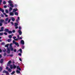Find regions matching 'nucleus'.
I'll return each instance as SVG.
<instances>
[{
  "label": "nucleus",
  "mask_w": 75,
  "mask_h": 75,
  "mask_svg": "<svg viewBox=\"0 0 75 75\" xmlns=\"http://www.w3.org/2000/svg\"><path fill=\"white\" fill-rule=\"evenodd\" d=\"M10 68L11 69H13V65H10Z\"/></svg>",
  "instance_id": "6ab92c4d"
},
{
  "label": "nucleus",
  "mask_w": 75,
  "mask_h": 75,
  "mask_svg": "<svg viewBox=\"0 0 75 75\" xmlns=\"http://www.w3.org/2000/svg\"><path fill=\"white\" fill-rule=\"evenodd\" d=\"M7 54H10V49L9 48L7 49Z\"/></svg>",
  "instance_id": "9d476101"
},
{
  "label": "nucleus",
  "mask_w": 75,
  "mask_h": 75,
  "mask_svg": "<svg viewBox=\"0 0 75 75\" xmlns=\"http://www.w3.org/2000/svg\"><path fill=\"white\" fill-rule=\"evenodd\" d=\"M15 74V71H14L12 72V73H11V75H13V74Z\"/></svg>",
  "instance_id": "a878e982"
},
{
  "label": "nucleus",
  "mask_w": 75,
  "mask_h": 75,
  "mask_svg": "<svg viewBox=\"0 0 75 75\" xmlns=\"http://www.w3.org/2000/svg\"><path fill=\"white\" fill-rule=\"evenodd\" d=\"M3 4H6V1H4L3 2Z\"/></svg>",
  "instance_id": "473e14b6"
},
{
  "label": "nucleus",
  "mask_w": 75,
  "mask_h": 75,
  "mask_svg": "<svg viewBox=\"0 0 75 75\" xmlns=\"http://www.w3.org/2000/svg\"><path fill=\"white\" fill-rule=\"evenodd\" d=\"M4 8H7V6H6V5L4 6Z\"/></svg>",
  "instance_id": "c03bdc74"
},
{
  "label": "nucleus",
  "mask_w": 75,
  "mask_h": 75,
  "mask_svg": "<svg viewBox=\"0 0 75 75\" xmlns=\"http://www.w3.org/2000/svg\"><path fill=\"white\" fill-rule=\"evenodd\" d=\"M1 17H4V15H3L2 14H1Z\"/></svg>",
  "instance_id": "72a5a7b5"
},
{
  "label": "nucleus",
  "mask_w": 75,
  "mask_h": 75,
  "mask_svg": "<svg viewBox=\"0 0 75 75\" xmlns=\"http://www.w3.org/2000/svg\"><path fill=\"white\" fill-rule=\"evenodd\" d=\"M16 72L17 73V74H20V72L18 70L16 71Z\"/></svg>",
  "instance_id": "b1692460"
},
{
  "label": "nucleus",
  "mask_w": 75,
  "mask_h": 75,
  "mask_svg": "<svg viewBox=\"0 0 75 75\" xmlns=\"http://www.w3.org/2000/svg\"><path fill=\"white\" fill-rule=\"evenodd\" d=\"M4 34L6 35H7V33L6 32H4Z\"/></svg>",
  "instance_id": "58836bf2"
},
{
  "label": "nucleus",
  "mask_w": 75,
  "mask_h": 75,
  "mask_svg": "<svg viewBox=\"0 0 75 75\" xmlns=\"http://www.w3.org/2000/svg\"><path fill=\"white\" fill-rule=\"evenodd\" d=\"M11 24L12 25H13V22H11Z\"/></svg>",
  "instance_id": "4d7b16f0"
},
{
  "label": "nucleus",
  "mask_w": 75,
  "mask_h": 75,
  "mask_svg": "<svg viewBox=\"0 0 75 75\" xmlns=\"http://www.w3.org/2000/svg\"><path fill=\"white\" fill-rule=\"evenodd\" d=\"M3 25V24L1 23H0V26H2Z\"/></svg>",
  "instance_id": "79ce46f5"
},
{
  "label": "nucleus",
  "mask_w": 75,
  "mask_h": 75,
  "mask_svg": "<svg viewBox=\"0 0 75 75\" xmlns=\"http://www.w3.org/2000/svg\"><path fill=\"white\" fill-rule=\"evenodd\" d=\"M13 64H14V63H15V62L14 61H13L12 62Z\"/></svg>",
  "instance_id": "e2e57ef3"
},
{
  "label": "nucleus",
  "mask_w": 75,
  "mask_h": 75,
  "mask_svg": "<svg viewBox=\"0 0 75 75\" xmlns=\"http://www.w3.org/2000/svg\"><path fill=\"white\" fill-rule=\"evenodd\" d=\"M10 48L12 51H13V47H11Z\"/></svg>",
  "instance_id": "c9c22d12"
},
{
  "label": "nucleus",
  "mask_w": 75,
  "mask_h": 75,
  "mask_svg": "<svg viewBox=\"0 0 75 75\" xmlns=\"http://www.w3.org/2000/svg\"><path fill=\"white\" fill-rule=\"evenodd\" d=\"M21 44H23V45H24V41L23 40H22L21 41Z\"/></svg>",
  "instance_id": "6e6552de"
},
{
  "label": "nucleus",
  "mask_w": 75,
  "mask_h": 75,
  "mask_svg": "<svg viewBox=\"0 0 75 75\" xmlns=\"http://www.w3.org/2000/svg\"><path fill=\"white\" fill-rule=\"evenodd\" d=\"M13 10V8L11 7H10L9 8V11L10 12L11 11V10Z\"/></svg>",
  "instance_id": "f3484780"
},
{
  "label": "nucleus",
  "mask_w": 75,
  "mask_h": 75,
  "mask_svg": "<svg viewBox=\"0 0 75 75\" xmlns=\"http://www.w3.org/2000/svg\"><path fill=\"white\" fill-rule=\"evenodd\" d=\"M11 20L13 21H15V18L13 17L11 18Z\"/></svg>",
  "instance_id": "4be33fe9"
},
{
  "label": "nucleus",
  "mask_w": 75,
  "mask_h": 75,
  "mask_svg": "<svg viewBox=\"0 0 75 75\" xmlns=\"http://www.w3.org/2000/svg\"><path fill=\"white\" fill-rule=\"evenodd\" d=\"M2 52V50H1V49H0V52Z\"/></svg>",
  "instance_id": "13d9d810"
},
{
  "label": "nucleus",
  "mask_w": 75,
  "mask_h": 75,
  "mask_svg": "<svg viewBox=\"0 0 75 75\" xmlns=\"http://www.w3.org/2000/svg\"><path fill=\"white\" fill-rule=\"evenodd\" d=\"M8 3L10 4H11L12 3L11 2V0L8 1Z\"/></svg>",
  "instance_id": "bb28decb"
},
{
  "label": "nucleus",
  "mask_w": 75,
  "mask_h": 75,
  "mask_svg": "<svg viewBox=\"0 0 75 75\" xmlns=\"http://www.w3.org/2000/svg\"><path fill=\"white\" fill-rule=\"evenodd\" d=\"M3 59H1L0 61V63L1 64H3Z\"/></svg>",
  "instance_id": "dca6fc26"
},
{
  "label": "nucleus",
  "mask_w": 75,
  "mask_h": 75,
  "mask_svg": "<svg viewBox=\"0 0 75 75\" xmlns=\"http://www.w3.org/2000/svg\"><path fill=\"white\" fill-rule=\"evenodd\" d=\"M8 37L9 38H12V36L11 35H9Z\"/></svg>",
  "instance_id": "cd10ccee"
},
{
  "label": "nucleus",
  "mask_w": 75,
  "mask_h": 75,
  "mask_svg": "<svg viewBox=\"0 0 75 75\" xmlns=\"http://www.w3.org/2000/svg\"><path fill=\"white\" fill-rule=\"evenodd\" d=\"M22 49H24V46H23L22 47Z\"/></svg>",
  "instance_id": "603ef678"
},
{
  "label": "nucleus",
  "mask_w": 75,
  "mask_h": 75,
  "mask_svg": "<svg viewBox=\"0 0 75 75\" xmlns=\"http://www.w3.org/2000/svg\"><path fill=\"white\" fill-rule=\"evenodd\" d=\"M8 34H12V33H13V31L10 30H8Z\"/></svg>",
  "instance_id": "4468645a"
},
{
  "label": "nucleus",
  "mask_w": 75,
  "mask_h": 75,
  "mask_svg": "<svg viewBox=\"0 0 75 75\" xmlns=\"http://www.w3.org/2000/svg\"><path fill=\"white\" fill-rule=\"evenodd\" d=\"M3 73H6V75H8V74H9V73H8V72L6 71V70H4L3 71Z\"/></svg>",
  "instance_id": "f03ea898"
},
{
  "label": "nucleus",
  "mask_w": 75,
  "mask_h": 75,
  "mask_svg": "<svg viewBox=\"0 0 75 75\" xmlns=\"http://www.w3.org/2000/svg\"><path fill=\"white\" fill-rule=\"evenodd\" d=\"M19 68V66H18L17 67V69H18L19 68Z\"/></svg>",
  "instance_id": "5fc2aeb1"
},
{
  "label": "nucleus",
  "mask_w": 75,
  "mask_h": 75,
  "mask_svg": "<svg viewBox=\"0 0 75 75\" xmlns=\"http://www.w3.org/2000/svg\"><path fill=\"white\" fill-rule=\"evenodd\" d=\"M1 2H2V0H0V5L1 4Z\"/></svg>",
  "instance_id": "a19ab883"
},
{
  "label": "nucleus",
  "mask_w": 75,
  "mask_h": 75,
  "mask_svg": "<svg viewBox=\"0 0 75 75\" xmlns=\"http://www.w3.org/2000/svg\"><path fill=\"white\" fill-rule=\"evenodd\" d=\"M18 28V26H16L15 27V28H16V29H17V28Z\"/></svg>",
  "instance_id": "8fccbe9b"
},
{
  "label": "nucleus",
  "mask_w": 75,
  "mask_h": 75,
  "mask_svg": "<svg viewBox=\"0 0 75 75\" xmlns=\"http://www.w3.org/2000/svg\"><path fill=\"white\" fill-rule=\"evenodd\" d=\"M16 51H17V50L16 49H14V52H16Z\"/></svg>",
  "instance_id": "a18cd8bd"
},
{
  "label": "nucleus",
  "mask_w": 75,
  "mask_h": 75,
  "mask_svg": "<svg viewBox=\"0 0 75 75\" xmlns=\"http://www.w3.org/2000/svg\"><path fill=\"white\" fill-rule=\"evenodd\" d=\"M18 32L19 33V35H21V34H22V32L21 31V30H18Z\"/></svg>",
  "instance_id": "423d86ee"
},
{
  "label": "nucleus",
  "mask_w": 75,
  "mask_h": 75,
  "mask_svg": "<svg viewBox=\"0 0 75 75\" xmlns=\"http://www.w3.org/2000/svg\"><path fill=\"white\" fill-rule=\"evenodd\" d=\"M11 39H8V42H11Z\"/></svg>",
  "instance_id": "aec40b11"
},
{
  "label": "nucleus",
  "mask_w": 75,
  "mask_h": 75,
  "mask_svg": "<svg viewBox=\"0 0 75 75\" xmlns=\"http://www.w3.org/2000/svg\"><path fill=\"white\" fill-rule=\"evenodd\" d=\"M2 10V8H0V11H1V10Z\"/></svg>",
  "instance_id": "0e129e2a"
},
{
  "label": "nucleus",
  "mask_w": 75,
  "mask_h": 75,
  "mask_svg": "<svg viewBox=\"0 0 75 75\" xmlns=\"http://www.w3.org/2000/svg\"><path fill=\"white\" fill-rule=\"evenodd\" d=\"M13 69H15V68H16V66H15V65H14V64H13Z\"/></svg>",
  "instance_id": "2eb2a0df"
},
{
  "label": "nucleus",
  "mask_w": 75,
  "mask_h": 75,
  "mask_svg": "<svg viewBox=\"0 0 75 75\" xmlns=\"http://www.w3.org/2000/svg\"><path fill=\"white\" fill-rule=\"evenodd\" d=\"M3 69V68L1 67H0V72H1V71H2V70Z\"/></svg>",
  "instance_id": "c85d7f7f"
},
{
  "label": "nucleus",
  "mask_w": 75,
  "mask_h": 75,
  "mask_svg": "<svg viewBox=\"0 0 75 75\" xmlns=\"http://www.w3.org/2000/svg\"><path fill=\"white\" fill-rule=\"evenodd\" d=\"M10 48H12V44H11L10 45Z\"/></svg>",
  "instance_id": "4c0bfd02"
},
{
  "label": "nucleus",
  "mask_w": 75,
  "mask_h": 75,
  "mask_svg": "<svg viewBox=\"0 0 75 75\" xmlns=\"http://www.w3.org/2000/svg\"><path fill=\"white\" fill-rule=\"evenodd\" d=\"M4 15H6V13H4Z\"/></svg>",
  "instance_id": "774afa93"
},
{
  "label": "nucleus",
  "mask_w": 75,
  "mask_h": 75,
  "mask_svg": "<svg viewBox=\"0 0 75 75\" xmlns=\"http://www.w3.org/2000/svg\"><path fill=\"white\" fill-rule=\"evenodd\" d=\"M13 43L15 44L16 45H17V47H19L20 46V45L18 44V43L16 42L14 40H13Z\"/></svg>",
  "instance_id": "f257e3e1"
},
{
  "label": "nucleus",
  "mask_w": 75,
  "mask_h": 75,
  "mask_svg": "<svg viewBox=\"0 0 75 75\" xmlns=\"http://www.w3.org/2000/svg\"><path fill=\"white\" fill-rule=\"evenodd\" d=\"M6 69H8V67H6Z\"/></svg>",
  "instance_id": "6e6d98bb"
},
{
  "label": "nucleus",
  "mask_w": 75,
  "mask_h": 75,
  "mask_svg": "<svg viewBox=\"0 0 75 75\" xmlns=\"http://www.w3.org/2000/svg\"><path fill=\"white\" fill-rule=\"evenodd\" d=\"M17 37H18V38H19V35H17Z\"/></svg>",
  "instance_id": "338daca9"
},
{
  "label": "nucleus",
  "mask_w": 75,
  "mask_h": 75,
  "mask_svg": "<svg viewBox=\"0 0 75 75\" xmlns=\"http://www.w3.org/2000/svg\"><path fill=\"white\" fill-rule=\"evenodd\" d=\"M0 22L1 23V24H3L4 22V20H3V19H1L0 21Z\"/></svg>",
  "instance_id": "1a4fd4ad"
},
{
  "label": "nucleus",
  "mask_w": 75,
  "mask_h": 75,
  "mask_svg": "<svg viewBox=\"0 0 75 75\" xmlns=\"http://www.w3.org/2000/svg\"><path fill=\"white\" fill-rule=\"evenodd\" d=\"M1 30L0 29V32H2L4 31V27H2L1 28Z\"/></svg>",
  "instance_id": "39448f33"
},
{
  "label": "nucleus",
  "mask_w": 75,
  "mask_h": 75,
  "mask_svg": "<svg viewBox=\"0 0 75 75\" xmlns=\"http://www.w3.org/2000/svg\"><path fill=\"white\" fill-rule=\"evenodd\" d=\"M18 10L17 9L14 8V9H13V12H16V11H17Z\"/></svg>",
  "instance_id": "ddd939ff"
},
{
  "label": "nucleus",
  "mask_w": 75,
  "mask_h": 75,
  "mask_svg": "<svg viewBox=\"0 0 75 75\" xmlns=\"http://www.w3.org/2000/svg\"><path fill=\"white\" fill-rule=\"evenodd\" d=\"M1 57H2V56L0 54V58H1Z\"/></svg>",
  "instance_id": "bf43d9fd"
},
{
  "label": "nucleus",
  "mask_w": 75,
  "mask_h": 75,
  "mask_svg": "<svg viewBox=\"0 0 75 75\" xmlns=\"http://www.w3.org/2000/svg\"><path fill=\"white\" fill-rule=\"evenodd\" d=\"M9 30V29H5L4 30V31H5V32H6V33H8V31Z\"/></svg>",
  "instance_id": "0eeeda50"
},
{
  "label": "nucleus",
  "mask_w": 75,
  "mask_h": 75,
  "mask_svg": "<svg viewBox=\"0 0 75 75\" xmlns=\"http://www.w3.org/2000/svg\"><path fill=\"white\" fill-rule=\"evenodd\" d=\"M15 15H16V16H18V13L17 12H15Z\"/></svg>",
  "instance_id": "412c9836"
},
{
  "label": "nucleus",
  "mask_w": 75,
  "mask_h": 75,
  "mask_svg": "<svg viewBox=\"0 0 75 75\" xmlns=\"http://www.w3.org/2000/svg\"><path fill=\"white\" fill-rule=\"evenodd\" d=\"M10 21H11V20L10 19H9L8 21V23H10Z\"/></svg>",
  "instance_id": "de8ad7c7"
},
{
  "label": "nucleus",
  "mask_w": 75,
  "mask_h": 75,
  "mask_svg": "<svg viewBox=\"0 0 75 75\" xmlns=\"http://www.w3.org/2000/svg\"><path fill=\"white\" fill-rule=\"evenodd\" d=\"M6 13H8V10H6Z\"/></svg>",
  "instance_id": "e433bc0d"
},
{
  "label": "nucleus",
  "mask_w": 75,
  "mask_h": 75,
  "mask_svg": "<svg viewBox=\"0 0 75 75\" xmlns=\"http://www.w3.org/2000/svg\"><path fill=\"white\" fill-rule=\"evenodd\" d=\"M6 55L7 53H4L3 54L4 56V57H5V56H6Z\"/></svg>",
  "instance_id": "c756f323"
},
{
  "label": "nucleus",
  "mask_w": 75,
  "mask_h": 75,
  "mask_svg": "<svg viewBox=\"0 0 75 75\" xmlns=\"http://www.w3.org/2000/svg\"><path fill=\"white\" fill-rule=\"evenodd\" d=\"M19 59L20 61H21V62L22 61V60H21V58H20Z\"/></svg>",
  "instance_id": "3c124183"
},
{
  "label": "nucleus",
  "mask_w": 75,
  "mask_h": 75,
  "mask_svg": "<svg viewBox=\"0 0 75 75\" xmlns=\"http://www.w3.org/2000/svg\"><path fill=\"white\" fill-rule=\"evenodd\" d=\"M8 18H7L5 19V20L6 21H8Z\"/></svg>",
  "instance_id": "f704fd0d"
},
{
  "label": "nucleus",
  "mask_w": 75,
  "mask_h": 75,
  "mask_svg": "<svg viewBox=\"0 0 75 75\" xmlns=\"http://www.w3.org/2000/svg\"><path fill=\"white\" fill-rule=\"evenodd\" d=\"M3 34H4L3 33H0V36L3 35Z\"/></svg>",
  "instance_id": "7c9ffc66"
},
{
  "label": "nucleus",
  "mask_w": 75,
  "mask_h": 75,
  "mask_svg": "<svg viewBox=\"0 0 75 75\" xmlns=\"http://www.w3.org/2000/svg\"><path fill=\"white\" fill-rule=\"evenodd\" d=\"M12 32L13 33H14L16 32V31L15 30H13L12 31Z\"/></svg>",
  "instance_id": "49530a36"
},
{
  "label": "nucleus",
  "mask_w": 75,
  "mask_h": 75,
  "mask_svg": "<svg viewBox=\"0 0 75 75\" xmlns=\"http://www.w3.org/2000/svg\"><path fill=\"white\" fill-rule=\"evenodd\" d=\"M14 40H15L16 41H18V39L16 38V39H14Z\"/></svg>",
  "instance_id": "864d4df0"
},
{
  "label": "nucleus",
  "mask_w": 75,
  "mask_h": 75,
  "mask_svg": "<svg viewBox=\"0 0 75 75\" xmlns=\"http://www.w3.org/2000/svg\"><path fill=\"white\" fill-rule=\"evenodd\" d=\"M1 45H5V43H4V42H2Z\"/></svg>",
  "instance_id": "2f4dec72"
},
{
  "label": "nucleus",
  "mask_w": 75,
  "mask_h": 75,
  "mask_svg": "<svg viewBox=\"0 0 75 75\" xmlns=\"http://www.w3.org/2000/svg\"><path fill=\"white\" fill-rule=\"evenodd\" d=\"M13 39H14H14H15V38H16V36H14V37H13Z\"/></svg>",
  "instance_id": "37998d69"
},
{
  "label": "nucleus",
  "mask_w": 75,
  "mask_h": 75,
  "mask_svg": "<svg viewBox=\"0 0 75 75\" xmlns=\"http://www.w3.org/2000/svg\"><path fill=\"white\" fill-rule=\"evenodd\" d=\"M17 25H18V23H17L16 22L15 23V26H17Z\"/></svg>",
  "instance_id": "5701e85b"
},
{
  "label": "nucleus",
  "mask_w": 75,
  "mask_h": 75,
  "mask_svg": "<svg viewBox=\"0 0 75 75\" xmlns=\"http://www.w3.org/2000/svg\"><path fill=\"white\" fill-rule=\"evenodd\" d=\"M18 20H20V17H18Z\"/></svg>",
  "instance_id": "052dcab7"
},
{
  "label": "nucleus",
  "mask_w": 75,
  "mask_h": 75,
  "mask_svg": "<svg viewBox=\"0 0 75 75\" xmlns=\"http://www.w3.org/2000/svg\"><path fill=\"white\" fill-rule=\"evenodd\" d=\"M9 46V44H6V45H5V47L8 48V47Z\"/></svg>",
  "instance_id": "a211bd4d"
},
{
  "label": "nucleus",
  "mask_w": 75,
  "mask_h": 75,
  "mask_svg": "<svg viewBox=\"0 0 75 75\" xmlns=\"http://www.w3.org/2000/svg\"><path fill=\"white\" fill-rule=\"evenodd\" d=\"M8 71H9V72H11V70L10 68H9L8 69Z\"/></svg>",
  "instance_id": "393cba45"
},
{
  "label": "nucleus",
  "mask_w": 75,
  "mask_h": 75,
  "mask_svg": "<svg viewBox=\"0 0 75 75\" xmlns=\"http://www.w3.org/2000/svg\"><path fill=\"white\" fill-rule=\"evenodd\" d=\"M1 11H2V13H4V11L3 9H2V10H1Z\"/></svg>",
  "instance_id": "ea45409f"
},
{
  "label": "nucleus",
  "mask_w": 75,
  "mask_h": 75,
  "mask_svg": "<svg viewBox=\"0 0 75 75\" xmlns=\"http://www.w3.org/2000/svg\"><path fill=\"white\" fill-rule=\"evenodd\" d=\"M19 30H21V26H19Z\"/></svg>",
  "instance_id": "09e8293b"
},
{
  "label": "nucleus",
  "mask_w": 75,
  "mask_h": 75,
  "mask_svg": "<svg viewBox=\"0 0 75 75\" xmlns=\"http://www.w3.org/2000/svg\"><path fill=\"white\" fill-rule=\"evenodd\" d=\"M11 63V60H10L7 63V66H9Z\"/></svg>",
  "instance_id": "20e7f679"
},
{
  "label": "nucleus",
  "mask_w": 75,
  "mask_h": 75,
  "mask_svg": "<svg viewBox=\"0 0 75 75\" xmlns=\"http://www.w3.org/2000/svg\"><path fill=\"white\" fill-rule=\"evenodd\" d=\"M19 51L20 52V53H19L18 54V55H20V56H21V53H22V49H20Z\"/></svg>",
  "instance_id": "7ed1b4c3"
},
{
  "label": "nucleus",
  "mask_w": 75,
  "mask_h": 75,
  "mask_svg": "<svg viewBox=\"0 0 75 75\" xmlns=\"http://www.w3.org/2000/svg\"><path fill=\"white\" fill-rule=\"evenodd\" d=\"M5 16L6 17H8V15H5Z\"/></svg>",
  "instance_id": "69168bd1"
},
{
  "label": "nucleus",
  "mask_w": 75,
  "mask_h": 75,
  "mask_svg": "<svg viewBox=\"0 0 75 75\" xmlns=\"http://www.w3.org/2000/svg\"><path fill=\"white\" fill-rule=\"evenodd\" d=\"M19 39H20V40H22V37H21Z\"/></svg>",
  "instance_id": "680f3d73"
},
{
  "label": "nucleus",
  "mask_w": 75,
  "mask_h": 75,
  "mask_svg": "<svg viewBox=\"0 0 75 75\" xmlns=\"http://www.w3.org/2000/svg\"><path fill=\"white\" fill-rule=\"evenodd\" d=\"M10 6L11 8H13L14 7V5H13V4H10Z\"/></svg>",
  "instance_id": "f8f14e48"
},
{
  "label": "nucleus",
  "mask_w": 75,
  "mask_h": 75,
  "mask_svg": "<svg viewBox=\"0 0 75 75\" xmlns=\"http://www.w3.org/2000/svg\"><path fill=\"white\" fill-rule=\"evenodd\" d=\"M9 14L10 16H14V13L13 12H10L9 13Z\"/></svg>",
  "instance_id": "9b49d317"
}]
</instances>
